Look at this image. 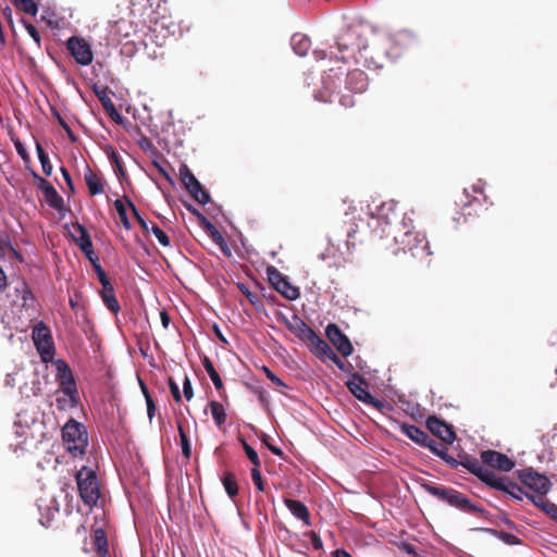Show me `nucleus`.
<instances>
[{"instance_id":"f257e3e1","label":"nucleus","mask_w":557,"mask_h":557,"mask_svg":"<svg viewBox=\"0 0 557 557\" xmlns=\"http://www.w3.org/2000/svg\"><path fill=\"white\" fill-rule=\"evenodd\" d=\"M335 45L338 54L332 49L330 51L315 49L313 54L319 60L330 58L346 62L348 58L354 57L357 51L360 57L364 59V62L368 63L369 67L373 65L371 62V55H375L376 41L373 42V47L371 51H369V47L367 42L362 40L357 27H349L345 32L338 34L335 37Z\"/></svg>"},{"instance_id":"f03ea898","label":"nucleus","mask_w":557,"mask_h":557,"mask_svg":"<svg viewBox=\"0 0 557 557\" xmlns=\"http://www.w3.org/2000/svg\"><path fill=\"white\" fill-rule=\"evenodd\" d=\"M381 236H392L399 250L410 252L413 258L424 259L432 255L424 234L416 232L412 219L406 213L394 228L382 230Z\"/></svg>"},{"instance_id":"7ed1b4c3","label":"nucleus","mask_w":557,"mask_h":557,"mask_svg":"<svg viewBox=\"0 0 557 557\" xmlns=\"http://www.w3.org/2000/svg\"><path fill=\"white\" fill-rule=\"evenodd\" d=\"M416 35L407 29L397 32L396 34H385L376 40L375 55H371V62L374 69L383 67V61L397 60L403 51L414 45Z\"/></svg>"},{"instance_id":"20e7f679","label":"nucleus","mask_w":557,"mask_h":557,"mask_svg":"<svg viewBox=\"0 0 557 557\" xmlns=\"http://www.w3.org/2000/svg\"><path fill=\"white\" fill-rule=\"evenodd\" d=\"M343 83L346 89L361 94L368 87V76L361 70L356 69L346 72L343 67H338L337 70L330 69L322 76V85L326 91L334 92Z\"/></svg>"},{"instance_id":"39448f33","label":"nucleus","mask_w":557,"mask_h":557,"mask_svg":"<svg viewBox=\"0 0 557 557\" xmlns=\"http://www.w3.org/2000/svg\"><path fill=\"white\" fill-rule=\"evenodd\" d=\"M420 485L430 495L460 511L480 515L485 512L483 508L472 503L468 496L453 487L437 485L426 480H422Z\"/></svg>"},{"instance_id":"423d86ee","label":"nucleus","mask_w":557,"mask_h":557,"mask_svg":"<svg viewBox=\"0 0 557 557\" xmlns=\"http://www.w3.org/2000/svg\"><path fill=\"white\" fill-rule=\"evenodd\" d=\"M77 488L83 503L86 506H96L101 492L96 471L83 466L75 475Z\"/></svg>"},{"instance_id":"0eeeda50","label":"nucleus","mask_w":557,"mask_h":557,"mask_svg":"<svg viewBox=\"0 0 557 557\" xmlns=\"http://www.w3.org/2000/svg\"><path fill=\"white\" fill-rule=\"evenodd\" d=\"M62 437L69 443L67 450L77 457L85 454L88 446V434L83 423L70 419L62 429Z\"/></svg>"},{"instance_id":"6e6552de","label":"nucleus","mask_w":557,"mask_h":557,"mask_svg":"<svg viewBox=\"0 0 557 557\" xmlns=\"http://www.w3.org/2000/svg\"><path fill=\"white\" fill-rule=\"evenodd\" d=\"M32 337L41 361L46 363L52 361L55 348L50 329L41 321L33 329Z\"/></svg>"},{"instance_id":"1a4fd4ad","label":"nucleus","mask_w":557,"mask_h":557,"mask_svg":"<svg viewBox=\"0 0 557 557\" xmlns=\"http://www.w3.org/2000/svg\"><path fill=\"white\" fill-rule=\"evenodd\" d=\"M55 368L60 391L70 398V407L74 408L78 405V392L73 372L62 359L55 361Z\"/></svg>"},{"instance_id":"9d476101","label":"nucleus","mask_w":557,"mask_h":557,"mask_svg":"<svg viewBox=\"0 0 557 557\" xmlns=\"http://www.w3.org/2000/svg\"><path fill=\"white\" fill-rule=\"evenodd\" d=\"M180 176L184 187L195 201L203 206L211 202V196L209 191L203 188L201 183L197 180V177L186 164H182L180 166Z\"/></svg>"},{"instance_id":"9b49d317","label":"nucleus","mask_w":557,"mask_h":557,"mask_svg":"<svg viewBox=\"0 0 557 557\" xmlns=\"http://www.w3.org/2000/svg\"><path fill=\"white\" fill-rule=\"evenodd\" d=\"M516 474L520 482L536 493V495H546L552 487L548 478L535 471L533 468L518 470Z\"/></svg>"},{"instance_id":"f8f14e48","label":"nucleus","mask_w":557,"mask_h":557,"mask_svg":"<svg viewBox=\"0 0 557 557\" xmlns=\"http://www.w3.org/2000/svg\"><path fill=\"white\" fill-rule=\"evenodd\" d=\"M267 276L269 283L273 288L284 296L287 300H296L300 297V290L298 287L293 286L288 281V277L282 274L275 267L269 265L267 268Z\"/></svg>"},{"instance_id":"ddd939ff","label":"nucleus","mask_w":557,"mask_h":557,"mask_svg":"<svg viewBox=\"0 0 557 557\" xmlns=\"http://www.w3.org/2000/svg\"><path fill=\"white\" fill-rule=\"evenodd\" d=\"M348 391L360 401L376 409L383 408V401L374 398L368 389L367 380L358 372L351 373V380L346 382Z\"/></svg>"},{"instance_id":"4468645a","label":"nucleus","mask_w":557,"mask_h":557,"mask_svg":"<svg viewBox=\"0 0 557 557\" xmlns=\"http://www.w3.org/2000/svg\"><path fill=\"white\" fill-rule=\"evenodd\" d=\"M66 49L79 65H89L94 60L91 46L82 37H70L66 40Z\"/></svg>"},{"instance_id":"2eb2a0df","label":"nucleus","mask_w":557,"mask_h":557,"mask_svg":"<svg viewBox=\"0 0 557 557\" xmlns=\"http://www.w3.org/2000/svg\"><path fill=\"white\" fill-rule=\"evenodd\" d=\"M35 180L38 181V188L44 193L45 200L52 209L57 210L60 214L61 219L65 216V213L69 211L67 207L64 203L63 198L59 195L57 189L45 178H42L37 173H33Z\"/></svg>"},{"instance_id":"dca6fc26","label":"nucleus","mask_w":557,"mask_h":557,"mask_svg":"<svg viewBox=\"0 0 557 557\" xmlns=\"http://www.w3.org/2000/svg\"><path fill=\"white\" fill-rule=\"evenodd\" d=\"M325 335L343 357L346 358L352 355L354 346L349 337L339 329L336 323H329L326 325Z\"/></svg>"},{"instance_id":"f3484780","label":"nucleus","mask_w":557,"mask_h":557,"mask_svg":"<svg viewBox=\"0 0 557 557\" xmlns=\"http://www.w3.org/2000/svg\"><path fill=\"white\" fill-rule=\"evenodd\" d=\"M480 458L487 467L502 472H509L516 466V461L513 459L509 458L506 454L494 449L481 450Z\"/></svg>"},{"instance_id":"a211bd4d","label":"nucleus","mask_w":557,"mask_h":557,"mask_svg":"<svg viewBox=\"0 0 557 557\" xmlns=\"http://www.w3.org/2000/svg\"><path fill=\"white\" fill-rule=\"evenodd\" d=\"M426 429L446 444H453L457 436L451 424L436 416H430L425 422Z\"/></svg>"},{"instance_id":"6ab92c4d","label":"nucleus","mask_w":557,"mask_h":557,"mask_svg":"<svg viewBox=\"0 0 557 557\" xmlns=\"http://www.w3.org/2000/svg\"><path fill=\"white\" fill-rule=\"evenodd\" d=\"M460 466L476 476L486 486L496 483L495 473L481 466L476 459L470 458L468 455L461 456Z\"/></svg>"},{"instance_id":"aec40b11","label":"nucleus","mask_w":557,"mask_h":557,"mask_svg":"<svg viewBox=\"0 0 557 557\" xmlns=\"http://www.w3.org/2000/svg\"><path fill=\"white\" fill-rule=\"evenodd\" d=\"M395 201L391 200L389 202H383L381 206H377L375 208V211H371V220L376 223V226H381V231L385 228V231H388L391 228H394V225L392 224L393 218H395Z\"/></svg>"},{"instance_id":"412c9836","label":"nucleus","mask_w":557,"mask_h":557,"mask_svg":"<svg viewBox=\"0 0 557 557\" xmlns=\"http://www.w3.org/2000/svg\"><path fill=\"white\" fill-rule=\"evenodd\" d=\"M281 319L293 334H295L300 341L306 342L307 344L317 333L297 314H293L290 320H288L284 314H281Z\"/></svg>"},{"instance_id":"4be33fe9","label":"nucleus","mask_w":557,"mask_h":557,"mask_svg":"<svg viewBox=\"0 0 557 557\" xmlns=\"http://www.w3.org/2000/svg\"><path fill=\"white\" fill-rule=\"evenodd\" d=\"M74 227L79 233V236L78 237H74L73 239L76 243V245L79 247L81 251L91 262V264L94 262L99 261L98 257L96 256L95 250H94L91 236H90L88 230L86 228V226H84L83 224L76 222L74 224Z\"/></svg>"},{"instance_id":"5701e85b","label":"nucleus","mask_w":557,"mask_h":557,"mask_svg":"<svg viewBox=\"0 0 557 557\" xmlns=\"http://www.w3.org/2000/svg\"><path fill=\"white\" fill-rule=\"evenodd\" d=\"M496 483H491L488 487L504 492L508 495H510L513 499L521 502L523 499V496H525L528 493H524L523 490L513 481L509 480L508 478L495 475Z\"/></svg>"},{"instance_id":"b1692460","label":"nucleus","mask_w":557,"mask_h":557,"mask_svg":"<svg viewBox=\"0 0 557 557\" xmlns=\"http://www.w3.org/2000/svg\"><path fill=\"white\" fill-rule=\"evenodd\" d=\"M307 346L322 361L330 360V357L334 356L335 352L318 333L310 338Z\"/></svg>"},{"instance_id":"393cba45","label":"nucleus","mask_w":557,"mask_h":557,"mask_svg":"<svg viewBox=\"0 0 557 557\" xmlns=\"http://www.w3.org/2000/svg\"><path fill=\"white\" fill-rule=\"evenodd\" d=\"M91 548L98 554V557H108L109 547L106 532L102 528H96L90 534Z\"/></svg>"},{"instance_id":"a878e982","label":"nucleus","mask_w":557,"mask_h":557,"mask_svg":"<svg viewBox=\"0 0 557 557\" xmlns=\"http://www.w3.org/2000/svg\"><path fill=\"white\" fill-rule=\"evenodd\" d=\"M284 504L295 518L301 520L307 527L311 525L309 509L302 502L285 497Z\"/></svg>"},{"instance_id":"bb28decb","label":"nucleus","mask_w":557,"mask_h":557,"mask_svg":"<svg viewBox=\"0 0 557 557\" xmlns=\"http://www.w3.org/2000/svg\"><path fill=\"white\" fill-rule=\"evenodd\" d=\"M525 497L536 507L541 508L550 518L557 521V505L545 498V495L527 494Z\"/></svg>"},{"instance_id":"cd10ccee","label":"nucleus","mask_w":557,"mask_h":557,"mask_svg":"<svg viewBox=\"0 0 557 557\" xmlns=\"http://www.w3.org/2000/svg\"><path fill=\"white\" fill-rule=\"evenodd\" d=\"M104 152L113 168V171L120 181L126 180V171L120 154L115 151L112 146H107Z\"/></svg>"},{"instance_id":"c85d7f7f","label":"nucleus","mask_w":557,"mask_h":557,"mask_svg":"<svg viewBox=\"0 0 557 557\" xmlns=\"http://www.w3.org/2000/svg\"><path fill=\"white\" fill-rule=\"evenodd\" d=\"M399 429L407 437L420 446L424 444V441L428 438V434L414 424L403 422Z\"/></svg>"},{"instance_id":"c756f323","label":"nucleus","mask_w":557,"mask_h":557,"mask_svg":"<svg viewBox=\"0 0 557 557\" xmlns=\"http://www.w3.org/2000/svg\"><path fill=\"white\" fill-rule=\"evenodd\" d=\"M100 296L108 310H110L112 313H117L120 311V304L114 295V288L112 283H109V285L107 286H102Z\"/></svg>"},{"instance_id":"7c9ffc66","label":"nucleus","mask_w":557,"mask_h":557,"mask_svg":"<svg viewBox=\"0 0 557 557\" xmlns=\"http://www.w3.org/2000/svg\"><path fill=\"white\" fill-rule=\"evenodd\" d=\"M290 47L297 55L305 57L311 47L310 38L304 34H294L290 38Z\"/></svg>"},{"instance_id":"2f4dec72","label":"nucleus","mask_w":557,"mask_h":557,"mask_svg":"<svg viewBox=\"0 0 557 557\" xmlns=\"http://www.w3.org/2000/svg\"><path fill=\"white\" fill-rule=\"evenodd\" d=\"M85 182L91 196L103 193V183L89 168L85 172Z\"/></svg>"},{"instance_id":"473e14b6","label":"nucleus","mask_w":557,"mask_h":557,"mask_svg":"<svg viewBox=\"0 0 557 557\" xmlns=\"http://www.w3.org/2000/svg\"><path fill=\"white\" fill-rule=\"evenodd\" d=\"M201 364L205 368L206 372L208 373L209 377L211 379L214 387L218 391H221L223 388V382L220 374L216 372L211 359L208 356H203L201 358Z\"/></svg>"},{"instance_id":"72a5a7b5","label":"nucleus","mask_w":557,"mask_h":557,"mask_svg":"<svg viewBox=\"0 0 557 557\" xmlns=\"http://www.w3.org/2000/svg\"><path fill=\"white\" fill-rule=\"evenodd\" d=\"M221 482L223 484V487L230 498H234L238 494V484L236 481V478L234 473L232 472H225L223 476L221 478Z\"/></svg>"},{"instance_id":"f704fd0d","label":"nucleus","mask_w":557,"mask_h":557,"mask_svg":"<svg viewBox=\"0 0 557 557\" xmlns=\"http://www.w3.org/2000/svg\"><path fill=\"white\" fill-rule=\"evenodd\" d=\"M92 90L97 98L99 99L100 103L102 104L104 111L108 113L109 111H113L115 113V104L111 100V98L108 95V88H101L97 85L92 87Z\"/></svg>"},{"instance_id":"c9c22d12","label":"nucleus","mask_w":557,"mask_h":557,"mask_svg":"<svg viewBox=\"0 0 557 557\" xmlns=\"http://www.w3.org/2000/svg\"><path fill=\"white\" fill-rule=\"evenodd\" d=\"M15 292L21 294V299L23 300V307H25V308L34 307L35 297L24 281H21L17 283V285L15 286Z\"/></svg>"},{"instance_id":"e433bc0d","label":"nucleus","mask_w":557,"mask_h":557,"mask_svg":"<svg viewBox=\"0 0 557 557\" xmlns=\"http://www.w3.org/2000/svg\"><path fill=\"white\" fill-rule=\"evenodd\" d=\"M36 151H37L38 160L41 164L42 172L45 173L46 176H50L52 174V170H53L52 164L49 160L48 153L45 151L44 147L38 141H36Z\"/></svg>"},{"instance_id":"4c0bfd02","label":"nucleus","mask_w":557,"mask_h":557,"mask_svg":"<svg viewBox=\"0 0 557 557\" xmlns=\"http://www.w3.org/2000/svg\"><path fill=\"white\" fill-rule=\"evenodd\" d=\"M177 430L180 434V444L182 448V454L186 459H189L191 456V445L188 435L186 434L184 426L181 421H177Z\"/></svg>"},{"instance_id":"58836bf2","label":"nucleus","mask_w":557,"mask_h":557,"mask_svg":"<svg viewBox=\"0 0 557 557\" xmlns=\"http://www.w3.org/2000/svg\"><path fill=\"white\" fill-rule=\"evenodd\" d=\"M209 406L211 409L212 418L215 421L216 425L221 426L222 424H224L226 420V413L223 406L215 400L210 401Z\"/></svg>"},{"instance_id":"ea45409f","label":"nucleus","mask_w":557,"mask_h":557,"mask_svg":"<svg viewBox=\"0 0 557 557\" xmlns=\"http://www.w3.org/2000/svg\"><path fill=\"white\" fill-rule=\"evenodd\" d=\"M10 252L18 262L23 261V256L20 251H17L11 244L9 237L0 236V256Z\"/></svg>"},{"instance_id":"a19ab883","label":"nucleus","mask_w":557,"mask_h":557,"mask_svg":"<svg viewBox=\"0 0 557 557\" xmlns=\"http://www.w3.org/2000/svg\"><path fill=\"white\" fill-rule=\"evenodd\" d=\"M52 116L55 119L58 124L63 128V131L66 133L67 138L72 143H76L78 140L77 136L74 134L67 122L62 117L60 112L55 110L54 108H51Z\"/></svg>"},{"instance_id":"79ce46f5","label":"nucleus","mask_w":557,"mask_h":557,"mask_svg":"<svg viewBox=\"0 0 557 557\" xmlns=\"http://www.w3.org/2000/svg\"><path fill=\"white\" fill-rule=\"evenodd\" d=\"M123 200L126 201L128 208L131 209L134 218L136 219V221L138 222V224L146 231V232H149V225H148V222L141 216L139 210L137 209V207L134 205V202L127 197V196H124L123 197Z\"/></svg>"},{"instance_id":"37998d69","label":"nucleus","mask_w":557,"mask_h":557,"mask_svg":"<svg viewBox=\"0 0 557 557\" xmlns=\"http://www.w3.org/2000/svg\"><path fill=\"white\" fill-rule=\"evenodd\" d=\"M202 230L207 233V235L215 245H220L221 243H223V235L212 222L208 223L205 227H202Z\"/></svg>"},{"instance_id":"c03bdc74","label":"nucleus","mask_w":557,"mask_h":557,"mask_svg":"<svg viewBox=\"0 0 557 557\" xmlns=\"http://www.w3.org/2000/svg\"><path fill=\"white\" fill-rule=\"evenodd\" d=\"M15 7L32 16H35L38 13V5L34 0H22Z\"/></svg>"},{"instance_id":"a18cd8bd","label":"nucleus","mask_w":557,"mask_h":557,"mask_svg":"<svg viewBox=\"0 0 557 557\" xmlns=\"http://www.w3.org/2000/svg\"><path fill=\"white\" fill-rule=\"evenodd\" d=\"M149 232L156 236L160 245L163 247H169L171 245L170 237L157 224H152V226L149 227Z\"/></svg>"},{"instance_id":"49530a36","label":"nucleus","mask_w":557,"mask_h":557,"mask_svg":"<svg viewBox=\"0 0 557 557\" xmlns=\"http://www.w3.org/2000/svg\"><path fill=\"white\" fill-rule=\"evenodd\" d=\"M22 24L25 27L28 35L33 38V40L37 44L38 47H40L41 44V37L37 28L28 21L22 18Z\"/></svg>"},{"instance_id":"de8ad7c7","label":"nucleus","mask_w":557,"mask_h":557,"mask_svg":"<svg viewBox=\"0 0 557 557\" xmlns=\"http://www.w3.org/2000/svg\"><path fill=\"white\" fill-rule=\"evenodd\" d=\"M185 208L197 219L201 227H205L208 223L211 222L191 203H185Z\"/></svg>"},{"instance_id":"09e8293b","label":"nucleus","mask_w":557,"mask_h":557,"mask_svg":"<svg viewBox=\"0 0 557 557\" xmlns=\"http://www.w3.org/2000/svg\"><path fill=\"white\" fill-rule=\"evenodd\" d=\"M243 448L245 450L247 458L251 461V463L255 467H260V459H259L258 453L255 450V448H252L245 441L243 442Z\"/></svg>"},{"instance_id":"8fccbe9b","label":"nucleus","mask_w":557,"mask_h":557,"mask_svg":"<svg viewBox=\"0 0 557 557\" xmlns=\"http://www.w3.org/2000/svg\"><path fill=\"white\" fill-rule=\"evenodd\" d=\"M92 269L96 272L97 278H98V281L100 282V284L102 286L103 285L107 286V285H109V283H111L109 277H108V275H107V273H106V271L103 270V268L99 263V261L92 263Z\"/></svg>"},{"instance_id":"3c124183","label":"nucleus","mask_w":557,"mask_h":557,"mask_svg":"<svg viewBox=\"0 0 557 557\" xmlns=\"http://www.w3.org/2000/svg\"><path fill=\"white\" fill-rule=\"evenodd\" d=\"M237 287L238 289L242 292L243 295H245L247 297V299L249 300V302L251 305H257L259 302V298L256 294H253L250 288L244 284V283H238L237 284Z\"/></svg>"},{"instance_id":"603ef678","label":"nucleus","mask_w":557,"mask_h":557,"mask_svg":"<svg viewBox=\"0 0 557 557\" xmlns=\"http://www.w3.org/2000/svg\"><path fill=\"white\" fill-rule=\"evenodd\" d=\"M251 479H252V482H253L256 488L259 492H263L264 491V483H263L262 475H261V472L259 470V467H253L251 469Z\"/></svg>"},{"instance_id":"864d4df0","label":"nucleus","mask_w":557,"mask_h":557,"mask_svg":"<svg viewBox=\"0 0 557 557\" xmlns=\"http://www.w3.org/2000/svg\"><path fill=\"white\" fill-rule=\"evenodd\" d=\"M183 394L187 401L191 400L194 396V388L188 375H185L183 381Z\"/></svg>"},{"instance_id":"5fc2aeb1","label":"nucleus","mask_w":557,"mask_h":557,"mask_svg":"<svg viewBox=\"0 0 557 557\" xmlns=\"http://www.w3.org/2000/svg\"><path fill=\"white\" fill-rule=\"evenodd\" d=\"M262 371L273 384L277 386H286L285 383L270 368L263 366Z\"/></svg>"},{"instance_id":"6e6d98bb","label":"nucleus","mask_w":557,"mask_h":557,"mask_svg":"<svg viewBox=\"0 0 557 557\" xmlns=\"http://www.w3.org/2000/svg\"><path fill=\"white\" fill-rule=\"evenodd\" d=\"M169 387H170V392L173 396V399L176 403H181L182 394H181L180 387H178L177 383L172 377L169 379Z\"/></svg>"},{"instance_id":"4d7b16f0","label":"nucleus","mask_w":557,"mask_h":557,"mask_svg":"<svg viewBox=\"0 0 557 557\" xmlns=\"http://www.w3.org/2000/svg\"><path fill=\"white\" fill-rule=\"evenodd\" d=\"M497 533H498V537L507 545H516L520 542L519 539L511 533H507V532H497Z\"/></svg>"},{"instance_id":"13d9d810","label":"nucleus","mask_w":557,"mask_h":557,"mask_svg":"<svg viewBox=\"0 0 557 557\" xmlns=\"http://www.w3.org/2000/svg\"><path fill=\"white\" fill-rule=\"evenodd\" d=\"M255 393L258 397L260 405L263 408H267L269 406V393L263 388H256Z\"/></svg>"},{"instance_id":"bf43d9fd","label":"nucleus","mask_w":557,"mask_h":557,"mask_svg":"<svg viewBox=\"0 0 557 557\" xmlns=\"http://www.w3.org/2000/svg\"><path fill=\"white\" fill-rule=\"evenodd\" d=\"M152 165L158 170V172L171 184L174 185V180L171 174L166 171V169L158 161H153Z\"/></svg>"},{"instance_id":"052dcab7","label":"nucleus","mask_w":557,"mask_h":557,"mask_svg":"<svg viewBox=\"0 0 557 557\" xmlns=\"http://www.w3.org/2000/svg\"><path fill=\"white\" fill-rule=\"evenodd\" d=\"M60 171L62 173V176H63V178H64V181H65L70 191L72 194H74L75 193V187H74V182L72 180V176H71L70 172L64 166H61Z\"/></svg>"},{"instance_id":"680f3d73","label":"nucleus","mask_w":557,"mask_h":557,"mask_svg":"<svg viewBox=\"0 0 557 557\" xmlns=\"http://www.w3.org/2000/svg\"><path fill=\"white\" fill-rule=\"evenodd\" d=\"M14 146H15V149H16V152L17 154L24 160V161H28L29 160V154L25 148V146L20 141V140H16L14 141Z\"/></svg>"},{"instance_id":"e2e57ef3","label":"nucleus","mask_w":557,"mask_h":557,"mask_svg":"<svg viewBox=\"0 0 557 557\" xmlns=\"http://www.w3.org/2000/svg\"><path fill=\"white\" fill-rule=\"evenodd\" d=\"M146 406H147V416H148L149 421L151 422L156 414L157 406L152 398H149L148 400H146Z\"/></svg>"},{"instance_id":"0e129e2a","label":"nucleus","mask_w":557,"mask_h":557,"mask_svg":"<svg viewBox=\"0 0 557 557\" xmlns=\"http://www.w3.org/2000/svg\"><path fill=\"white\" fill-rule=\"evenodd\" d=\"M421 446L428 448L432 454H434L435 450L440 448V444L429 435L426 441H424V444H422Z\"/></svg>"},{"instance_id":"69168bd1","label":"nucleus","mask_w":557,"mask_h":557,"mask_svg":"<svg viewBox=\"0 0 557 557\" xmlns=\"http://www.w3.org/2000/svg\"><path fill=\"white\" fill-rule=\"evenodd\" d=\"M309 537H310V543L314 549L319 550L323 547V543H322L321 539L315 533L311 532L309 534Z\"/></svg>"},{"instance_id":"338daca9","label":"nucleus","mask_w":557,"mask_h":557,"mask_svg":"<svg viewBox=\"0 0 557 557\" xmlns=\"http://www.w3.org/2000/svg\"><path fill=\"white\" fill-rule=\"evenodd\" d=\"M212 331H213V333H214L215 337H216L221 343H223V344H227V343H228V342H227V339H226V337H225V336H224V334L222 333V331H221L220 326H219L216 323H214V324H213V326H212Z\"/></svg>"},{"instance_id":"774afa93","label":"nucleus","mask_w":557,"mask_h":557,"mask_svg":"<svg viewBox=\"0 0 557 557\" xmlns=\"http://www.w3.org/2000/svg\"><path fill=\"white\" fill-rule=\"evenodd\" d=\"M330 360L342 371H346V364L342 359L334 352V356L330 357Z\"/></svg>"}]
</instances>
